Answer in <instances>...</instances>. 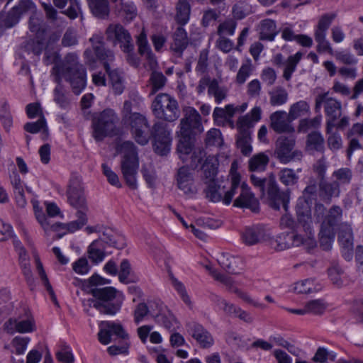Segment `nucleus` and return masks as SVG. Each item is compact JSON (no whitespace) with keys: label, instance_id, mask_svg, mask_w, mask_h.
Returning <instances> with one entry per match:
<instances>
[{"label":"nucleus","instance_id":"f257e3e1","mask_svg":"<svg viewBox=\"0 0 363 363\" xmlns=\"http://www.w3.org/2000/svg\"><path fill=\"white\" fill-rule=\"evenodd\" d=\"M25 15H30L29 30L35 38V41L33 40L32 43L28 44L27 49L31 50L38 55L44 48L45 30L42 24L41 16L36 12L35 6L30 0H21L8 13H0V35L3 30L15 26Z\"/></svg>","mask_w":363,"mask_h":363},{"label":"nucleus","instance_id":"f03ea898","mask_svg":"<svg viewBox=\"0 0 363 363\" xmlns=\"http://www.w3.org/2000/svg\"><path fill=\"white\" fill-rule=\"evenodd\" d=\"M145 127L139 128L132 133L135 141L145 145L152 138L154 151L159 155H167L170 152L172 140L168 125L162 121H157L150 128L147 122Z\"/></svg>","mask_w":363,"mask_h":363},{"label":"nucleus","instance_id":"7ed1b4c3","mask_svg":"<svg viewBox=\"0 0 363 363\" xmlns=\"http://www.w3.org/2000/svg\"><path fill=\"white\" fill-rule=\"evenodd\" d=\"M201 116L194 108L186 110L184 117L180 121V138L177 145L179 158L184 162L188 155L192 153L194 136L203 131Z\"/></svg>","mask_w":363,"mask_h":363},{"label":"nucleus","instance_id":"20e7f679","mask_svg":"<svg viewBox=\"0 0 363 363\" xmlns=\"http://www.w3.org/2000/svg\"><path fill=\"white\" fill-rule=\"evenodd\" d=\"M106 246L123 248L125 246L124 238L113 228L104 225L92 226V264H97L104 259Z\"/></svg>","mask_w":363,"mask_h":363},{"label":"nucleus","instance_id":"39448f33","mask_svg":"<svg viewBox=\"0 0 363 363\" xmlns=\"http://www.w3.org/2000/svg\"><path fill=\"white\" fill-rule=\"evenodd\" d=\"M233 201V206L248 208L253 212L259 209V202L250 187L245 182H240V175L233 174L231 176L230 186L225 192L223 203L229 205Z\"/></svg>","mask_w":363,"mask_h":363},{"label":"nucleus","instance_id":"423d86ee","mask_svg":"<svg viewBox=\"0 0 363 363\" xmlns=\"http://www.w3.org/2000/svg\"><path fill=\"white\" fill-rule=\"evenodd\" d=\"M250 181L254 186L258 189L262 195H264L267 189L269 205L275 210H279L282 206L287 210L289 201V192L281 191L274 174L268 177L262 178L255 174H252Z\"/></svg>","mask_w":363,"mask_h":363},{"label":"nucleus","instance_id":"0eeeda50","mask_svg":"<svg viewBox=\"0 0 363 363\" xmlns=\"http://www.w3.org/2000/svg\"><path fill=\"white\" fill-rule=\"evenodd\" d=\"M120 151L122 154L121 169L123 178L130 189H136V176L139 168L137 147L131 141H125L120 145Z\"/></svg>","mask_w":363,"mask_h":363},{"label":"nucleus","instance_id":"6e6552de","mask_svg":"<svg viewBox=\"0 0 363 363\" xmlns=\"http://www.w3.org/2000/svg\"><path fill=\"white\" fill-rule=\"evenodd\" d=\"M93 306L101 314L115 315L121 311L123 298L111 286L92 288Z\"/></svg>","mask_w":363,"mask_h":363},{"label":"nucleus","instance_id":"1a4fd4ad","mask_svg":"<svg viewBox=\"0 0 363 363\" xmlns=\"http://www.w3.org/2000/svg\"><path fill=\"white\" fill-rule=\"evenodd\" d=\"M93 50L97 60L108 74L114 93L121 94L125 88L123 73L118 69H111L110 67V63L115 59L113 52L106 48L101 40L97 41V44L93 46Z\"/></svg>","mask_w":363,"mask_h":363},{"label":"nucleus","instance_id":"9d476101","mask_svg":"<svg viewBox=\"0 0 363 363\" xmlns=\"http://www.w3.org/2000/svg\"><path fill=\"white\" fill-rule=\"evenodd\" d=\"M302 228H304L303 226ZM303 230L308 234L306 238H303L301 235L294 232L286 233L279 235L271 244L278 251L284 250L291 247L303 245L306 250L310 252L316 247V241L313 238L312 223H311V232L305 229Z\"/></svg>","mask_w":363,"mask_h":363},{"label":"nucleus","instance_id":"9b49d317","mask_svg":"<svg viewBox=\"0 0 363 363\" xmlns=\"http://www.w3.org/2000/svg\"><path fill=\"white\" fill-rule=\"evenodd\" d=\"M33 208L36 218L44 229L45 233H48L49 230L52 229L53 231L58 233L57 238H61L67 233H73L79 230L85 225L87 220L85 216L79 213L78 220L72 221L68 223H57L50 225L48 218L44 214L43 211L38 208L35 203L33 204Z\"/></svg>","mask_w":363,"mask_h":363},{"label":"nucleus","instance_id":"f8f14e48","mask_svg":"<svg viewBox=\"0 0 363 363\" xmlns=\"http://www.w3.org/2000/svg\"><path fill=\"white\" fill-rule=\"evenodd\" d=\"M154 116L168 122L176 121L180 115L177 100L169 94L161 93L157 95L152 104Z\"/></svg>","mask_w":363,"mask_h":363},{"label":"nucleus","instance_id":"ddd939ff","mask_svg":"<svg viewBox=\"0 0 363 363\" xmlns=\"http://www.w3.org/2000/svg\"><path fill=\"white\" fill-rule=\"evenodd\" d=\"M318 191L315 184L307 186L303 191V196L299 198L296 206L297 220L299 225L306 230L311 232V205L316 200Z\"/></svg>","mask_w":363,"mask_h":363},{"label":"nucleus","instance_id":"4468645a","mask_svg":"<svg viewBox=\"0 0 363 363\" xmlns=\"http://www.w3.org/2000/svg\"><path fill=\"white\" fill-rule=\"evenodd\" d=\"M9 239H13V246L18 255L20 264L24 275L27 279L30 278L32 273L29 257L26 250L23 247L21 242L15 235L12 225L9 223L0 218V241H6Z\"/></svg>","mask_w":363,"mask_h":363},{"label":"nucleus","instance_id":"2eb2a0df","mask_svg":"<svg viewBox=\"0 0 363 363\" xmlns=\"http://www.w3.org/2000/svg\"><path fill=\"white\" fill-rule=\"evenodd\" d=\"M296 138L294 135H281L275 143L274 154L282 164L299 161L303 157L301 150H295Z\"/></svg>","mask_w":363,"mask_h":363},{"label":"nucleus","instance_id":"dca6fc26","mask_svg":"<svg viewBox=\"0 0 363 363\" xmlns=\"http://www.w3.org/2000/svg\"><path fill=\"white\" fill-rule=\"evenodd\" d=\"M4 329L9 333H30L36 330V324L30 311L23 307L17 317L10 318L4 323Z\"/></svg>","mask_w":363,"mask_h":363},{"label":"nucleus","instance_id":"f3484780","mask_svg":"<svg viewBox=\"0 0 363 363\" xmlns=\"http://www.w3.org/2000/svg\"><path fill=\"white\" fill-rule=\"evenodd\" d=\"M53 72L58 76L59 79L65 78L70 82L73 91L79 94L86 86V75L82 65L74 64L72 67L66 68V71L61 72V69L55 65Z\"/></svg>","mask_w":363,"mask_h":363},{"label":"nucleus","instance_id":"a211bd4d","mask_svg":"<svg viewBox=\"0 0 363 363\" xmlns=\"http://www.w3.org/2000/svg\"><path fill=\"white\" fill-rule=\"evenodd\" d=\"M99 341L103 345H108L112 340V336L122 342H129L130 335L120 323L114 321H101L99 323Z\"/></svg>","mask_w":363,"mask_h":363},{"label":"nucleus","instance_id":"6ab92c4d","mask_svg":"<svg viewBox=\"0 0 363 363\" xmlns=\"http://www.w3.org/2000/svg\"><path fill=\"white\" fill-rule=\"evenodd\" d=\"M118 118L111 109H106L101 113L94 126V138L101 140L108 135L117 134L116 123Z\"/></svg>","mask_w":363,"mask_h":363},{"label":"nucleus","instance_id":"aec40b11","mask_svg":"<svg viewBox=\"0 0 363 363\" xmlns=\"http://www.w3.org/2000/svg\"><path fill=\"white\" fill-rule=\"evenodd\" d=\"M66 196L67 202L72 206L79 208L85 204L84 186L79 175H72L68 182Z\"/></svg>","mask_w":363,"mask_h":363},{"label":"nucleus","instance_id":"412c9836","mask_svg":"<svg viewBox=\"0 0 363 363\" xmlns=\"http://www.w3.org/2000/svg\"><path fill=\"white\" fill-rule=\"evenodd\" d=\"M107 40L114 45H119L121 50L134 44L129 31L120 23H111L106 30Z\"/></svg>","mask_w":363,"mask_h":363},{"label":"nucleus","instance_id":"4be33fe9","mask_svg":"<svg viewBox=\"0 0 363 363\" xmlns=\"http://www.w3.org/2000/svg\"><path fill=\"white\" fill-rule=\"evenodd\" d=\"M176 181L177 187L186 196H193L196 194L194 172L188 166H182L178 169Z\"/></svg>","mask_w":363,"mask_h":363},{"label":"nucleus","instance_id":"5701e85b","mask_svg":"<svg viewBox=\"0 0 363 363\" xmlns=\"http://www.w3.org/2000/svg\"><path fill=\"white\" fill-rule=\"evenodd\" d=\"M325 114L328 117L326 122V132L330 133L335 126V121L342 116V103L340 101L330 97L327 92L325 104Z\"/></svg>","mask_w":363,"mask_h":363},{"label":"nucleus","instance_id":"b1692460","mask_svg":"<svg viewBox=\"0 0 363 363\" xmlns=\"http://www.w3.org/2000/svg\"><path fill=\"white\" fill-rule=\"evenodd\" d=\"M264 228L261 225L246 227L242 233V239L247 245L258 244L267 238Z\"/></svg>","mask_w":363,"mask_h":363},{"label":"nucleus","instance_id":"393cba45","mask_svg":"<svg viewBox=\"0 0 363 363\" xmlns=\"http://www.w3.org/2000/svg\"><path fill=\"white\" fill-rule=\"evenodd\" d=\"M188 331L193 338L203 348L213 345V338L210 333L201 325L196 323L188 325Z\"/></svg>","mask_w":363,"mask_h":363},{"label":"nucleus","instance_id":"a878e982","mask_svg":"<svg viewBox=\"0 0 363 363\" xmlns=\"http://www.w3.org/2000/svg\"><path fill=\"white\" fill-rule=\"evenodd\" d=\"M136 44L138 47V52L144 56L151 67L157 65V59L149 45L147 34L143 28L140 33L136 37Z\"/></svg>","mask_w":363,"mask_h":363},{"label":"nucleus","instance_id":"bb28decb","mask_svg":"<svg viewBox=\"0 0 363 363\" xmlns=\"http://www.w3.org/2000/svg\"><path fill=\"white\" fill-rule=\"evenodd\" d=\"M270 126L277 133L293 132L294 128L289 124L288 113L284 111H277L270 116Z\"/></svg>","mask_w":363,"mask_h":363},{"label":"nucleus","instance_id":"cd10ccee","mask_svg":"<svg viewBox=\"0 0 363 363\" xmlns=\"http://www.w3.org/2000/svg\"><path fill=\"white\" fill-rule=\"evenodd\" d=\"M340 188L333 182L326 179L318 182V196L325 203H330L333 198L339 197Z\"/></svg>","mask_w":363,"mask_h":363},{"label":"nucleus","instance_id":"c85d7f7f","mask_svg":"<svg viewBox=\"0 0 363 363\" xmlns=\"http://www.w3.org/2000/svg\"><path fill=\"white\" fill-rule=\"evenodd\" d=\"M189 44L187 33L182 26H179L173 35V42L170 49L177 57H182Z\"/></svg>","mask_w":363,"mask_h":363},{"label":"nucleus","instance_id":"c756f323","mask_svg":"<svg viewBox=\"0 0 363 363\" xmlns=\"http://www.w3.org/2000/svg\"><path fill=\"white\" fill-rule=\"evenodd\" d=\"M9 178L13 189L16 202L18 206L23 208L27 203L25 197V184L16 170L10 174Z\"/></svg>","mask_w":363,"mask_h":363},{"label":"nucleus","instance_id":"7c9ffc66","mask_svg":"<svg viewBox=\"0 0 363 363\" xmlns=\"http://www.w3.org/2000/svg\"><path fill=\"white\" fill-rule=\"evenodd\" d=\"M206 188L204 190L206 197L212 202H220L223 203L225 199V192L228 190L225 189V186L221 187L220 185L215 180L206 181Z\"/></svg>","mask_w":363,"mask_h":363},{"label":"nucleus","instance_id":"2f4dec72","mask_svg":"<svg viewBox=\"0 0 363 363\" xmlns=\"http://www.w3.org/2000/svg\"><path fill=\"white\" fill-rule=\"evenodd\" d=\"M32 255H33V259L35 262V267H36L38 274L44 286L45 287L46 290L50 295V298H51L52 301L56 304L57 303L56 296L54 294L52 286L49 282V279H48L47 274L45 273V271L43 268V265L40 261L39 254L35 249H33L32 250Z\"/></svg>","mask_w":363,"mask_h":363},{"label":"nucleus","instance_id":"473e14b6","mask_svg":"<svg viewBox=\"0 0 363 363\" xmlns=\"http://www.w3.org/2000/svg\"><path fill=\"white\" fill-rule=\"evenodd\" d=\"M278 34L276 22L272 19H264L259 25V39L262 40L273 41Z\"/></svg>","mask_w":363,"mask_h":363},{"label":"nucleus","instance_id":"72a5a7b5","mask_svg":"<svg viewBox=\"0 0 363 363\" xmlns=\"http://www.w3.org/2000/svg\"><path fill=\"white\" fill-rule=\"evenodd\" d=\"M219 162L216 156L208 155L202 165L203 177L206 181L215 180L218 173Z\"/></svg>","mask_w":363,"mask_h":363},{"label":"nucleus","instance_id":"f704fd0d","mask_svg":"<svg viewBox=\"0 0 363 363\" xmlns=\"http://www.w3.org/2000/svg\"><path fill=\"white\" fill-rule=\"evenodd\" d=\"M306 150L314 152H323L325 150V140L318 131H313L307 135Z\"/></svg>","mask_w":363,"mask_h":363},{"label":"nucleus","instance_id":"c9c22d12","mask_svg":"<svg viewBox=\"0 0 363 363\" xmlns=\"http://www.w3.org/2000/svg\"><path fill=\"white\" fill-rule=\"evenodd\" d=\"M115 9L118 14L123 17L127 22H130L137 16V9L131 1H120L115 4Z\"/></svg>","mask_w":363,"mask_h":363},{"label":"nucleus","instance_id":"e433bc0d","mask_svg":"<svg viewBox=\"0 0 363 363\" xmlns=\"http://www.w3.org/2000/svg\"><path fill=\"white\" fill-rule=\"evenodd\" d=\"M269 162V156L264 152L254 155L248 161V168L252 172L265 171Z\"/></svg>","mask_w":363,"mask_h":363},{"label":"nucleus","instance_id":"4c0bfd02","mask_svg":"<svg viewBox=\"0 0 363 363\" xmlns=\"http://www.w3.org/2000/svg\"><path fill=\"white\" fill-rule=\"evenodd\" d=\"M269 104L272 106H282L286 103L289 94L285 88L278 86L269 91Z\"/></svg>","mask_w":363,"mask_h":363},{"label":"nucleus","instance_id":"58836bf2","mask_svg":"<svg viewBox=\"0 0 363 363\" xmlns=\"http://www.w3.org/2000/svg\"><path fill=\"white\" fill-rule=\"evenodd\" d=\"M92 15L99 19H108L110 15L108 0H92Z\"/></svg>","mask_w":363,"mask_h":363},{"label":"nucleus","instance_id":"ea45409f","mask_svg":"<svg viewBox=\"0 0 363 363\" xmlns=\"http://www.w3.org/2000/svg\"><path fill=\"white\" fill-rule=\"evenodd\" d=\"M332 177L334 179L333 182L340 188V186H347L351 183L353 173L352 169L348 167H341L335 170Z\"/></svg>","mask_w":363,"mask_h":363},{"label":"nucleus","instance_id":"a19ab883","mask_svg":"<svg viewBox=\"0 0 363 363\" xmlns=\"http://www.w3.org/2000/svg\"><path fill=\"white\" fill-rule=\"evenodd\" d=\"M338 241L345 250H352L353 237L350 226L344 225L340 227L338 235Z\"/></svg>","mask_w":363,"mask_h":363},{"label":"nucleus","instance_id":"79ce46f5","mask_svg":"<svg viewBox=\"0 0 363 363\" xmlns=\"http://www.w3.org/2000/svg\"><path fill=\"white\" fill-rule=\"evenodd\" d=\"M322 286L315 283V279H306L303 281L297 282L294 286V291L297 294H308L320 291Z\"/></svg>","mask_w":363,"mask_h":363},{"label":"nucleus","instance_id":"37998d69","mask_svg":"<svg viewBox=\"0 0 363 363\" xmlns=\"http://www.w3.org/2000/svg\"><path fill=\"white\" fill-rule=\"evenodd\" d=\"M335 238L333 228L321 225L319 233L320 246L323 250H330Z\"/></svg>","mask_w":363,"mask_h":363},{"label":"nucleus","instance_id":"c03bdc74","mask_svg":"<svg viewBox=\"0 0 363 363\" xmlns=\"http://www.w3.org/2000/svg\"><path fill=\"white\" fill-rule=\"evenodd\" d=\"M251 0H238L233 7V14L235 18L241 20L252 12Z\"/></svg>","mask_w":363,"mask_h":363},{"label":"nucleus","instance_id":"a18cd8bd","mask_svg":"<svg viewBox=\"0 0 363 363\" xmlns=\"http://www.w3.org/2000/svg\"><path fill=\"white\" fill-rule=\"evenodd\" d=\"M228 89L224 86H220L219 82L216 79H213V84L209 89H208V94L213 96L215 102L218 104H220L227 97Z\"/></svg>","mask_w":363,"mask_h":363},{"label":"nucleus","instance_id":"49530a36","mask_svg":"<svg viewBox=\"0 0 363 363\" xmlns=\"http://www.w3.org/2000/svg\"><path fill=\"white\" fill-rule=\"evenodd\" d=\"M310 112L309 104L303 100L297 101L293 104L289 109L288 117L289 121H294L298 117L308 113Z\"/></svg>","mask_w":363,"mask_h":363},{"label":"nucleus","instance_id":"de8ad7c7","mask_svg":"<svg viewBox=\"0 0 363 363\" xmlns=\"http://www.w3.org/2000/svg\"><path fill=\"white\" fill-rule=\"evenodd\" d=\"M303 53L297 52L294 55H290L286 62V67L284 70L283 77L286 80L289 81L291 79L293 73L296 69V66L302 58Z\"/></svg>","mask_w":363,"mask_h":363},{"label":"nucleus","instance_id":"09e8293b","mask_svg":"<svg viewBox=\"0 0 363 363\" xmlns=\"http://www.w3.org/2000/svg\"><path fill=\"white\" fill-rule=\"evenodd\" d=\"M190 15V5L186 0H179L177 5L176 20L182 26L186 24Z\"/></svg>","mask_w":363,"mask_h":363},{"label":"nucleus","instance_id":"8fccbe9b","mask_svg":"<svg viewBox=\"0 0 363 363\" xmlns=\"http://www.w3.org/2000/svg\"><path fill=\"white\" fill-rule=\"evenodd\" d=\"M251 140V133H238L236 143L243 155L247 156L252 152Z\"/></svg>","mask_w":363,"mask_h":363},{"label":"nucleus","instance_id":"3c124183","mask_svg":"<svg viewBox=\"0 0 363 363\" xmlns=\"http://www.w3.org/2000/svg\"><path fill=\"white\" fill-rule=\"evenodd\" d=\"M124 123L130 127L131 133L134 132L136 129L145 127V124L147 123L146 118L142 114L133 112L130 116H126V119Z\"/></svg>","mask_w":363,"mask_h":363},{"label":"nucleus","instance_id":"603ef678","mask_svg":"<svg viewBox=\"0 0 363 363\" xmlns=\"http://www.w3.org/2000/svg\"><path fill=\"white\" fill-rule=\"evenodd\" d=\"M30 342V338L29 337L16 336L11 342L13 348L11 351L16 354H23L26 351Z\"/></svg>","mask_w":363,"mask_h":363},{"label":"nucleus","instance_id":"864d4df0","mask_svg":"<svg viewBox=\"0 0 363 363\" xmlns=\"http://www.w3.org/2000/svg\"><path fill=\"white\" fill-rule=\"evenodd\" d=\"M169 279L174 289L177 291L182 300L189 306H191V302L187 294L186 287L180 281H179L172 273H169Z\"/></svg>","mask_w":363,"mask_h":363},{"label":"nucleus","instance_id":"5fc2aeb1","mask_svg":"<svg viewBox=\"0 0 363 363\" xmlns=\"http://www.w3.org/2000/svg\"><path fill=\"white\" fill-rule=\"evenodd\" d=\"M235 113V108L232 104L226 105L224 108L220 107H216L213 117L216 121H223L228 118H231Z\"/></svg>","mask_w":363,"mask_h":363},{"label":"nucleus","instance_id":"6e6d98bb","mask_svg":"<svg viewBox=\"0 0 363 363\" xmlns=\"http://www.w3.org/2000/svg\"><path fill=\"white\" fill-rule=\"evenodd\" d=\"M279 181L285 186H292L297 183L298 176L294 169L284 168L279 172Z\"/></svg>","mask_w":363,"mask_h":363},{"label":"nucleus","instance_id":"4d7b16f0","mask_svg":"<svg viewBox=\"0 0 363 363\" xmlns=\"http://www.w3.org/2000/svg\"><path fill=\"white\" fill-rule=\"evenodd\" d=\"M336 16V13H325L323 15L318 21L314 33L327 34L328 29Z\"/></svg>","mask_w":363,"mask_h":363},{"label":"nucleus","instance_id":"13d9d810","mask_svg":"<svg viewBox=\"0 0 363 363\" xmlns=\"http://www.w3.org/2000/svg\"><path fill=\"white\" fill-rule=\"evenodd\" d=\"M327 34L314 33L315 40L317 43L316 50L318 52H328L333 55L334 50L330 43L326 39Z\"/></svg>","mask_w":363,"mask_h":363},{"label":"nucleus","instance_id":"bf43d9fd","mask_svg":"<svg viewBox=\"0 0 363 363\" xmlns=\"http://www.w3.org/2000/svg\"><path fill=\"white\" fill-rule=\"evenodd\" d=\"M24 128L30 133H42L44 137L48 135V127L45 120L43 117H40L37 122L28 123L25 125Z\"/></svg>","mask_w":363,"mask_h":363},{"label":"nucleus","instance_id":"052dcab7","mask_svg":"<svg viewBox=\"0 0 363 363\" xmlns=\"http://www.w3.org/2000/svg\"><path fill=\"white\" fill-rule=\"evenodd\" d=\"M333 55L336 60L347 65H355L358 62L355 56L347 50L335 51Z\"/></svg>","mask_w":363,"mask_h":363},{"label":"nucleus","instance_id":"680f3d73","mask_svg":"<svg viewBox=\"0 0 363 363\" xmlns=\"http://www.w3.org/2000/svg\"><path fill=\"white\" fill-rule=\"evenodd\" d=\"M206 143L208 146L220 147L223 143L220 130L216 128L208 130L206 138Z\"/></svg>","mask_w":363,"mask_h":363},{"label":"nucleus","instance_id":"e2e57ef3","mask_svg":"<svg viewBox=\"0 0 363 363\" xmlns=\"http://www.w3.org/2000/svg\"><path fill=\"white\" fill-rule=\"evenodd\" d=\"M342 275L343 271L338 264H335L328 269V277L330 281L338 288L343 285Z\"/></svg>","mask_w":363,"mask_h":363},{"label":"nucleus","instance_id":"0e129e2a","mask_svg":"<svg viewBox=\"0 0 363 363\" xmlns=\"http://www.w3.org/2000/svg\"><path fill=\"white\" fill-rule=\"evenodd\" d=\"M241 263V259L238 257H231L228 258L225 262H222L223 267L230 274H240L242 268L238 267Z\"/></svg>","mask_w":363,"mask_h":363},{"label":"nucleus","instance_id":"69168bd1","mask_svg":"<svg viewBox=\"0 0 363 363\" xmlns=\"http://www.w3.org/2000/svg\"><path fill=\"white\" fill-rule=\"evenodd\" d=\"M255 123H254L249 116L245 115L240 117L237 123L238 133H252L251 128H253Z\"/></svg>","mask_w":363,"mask_h":363},{"label":"nucleus","instance_id":"338daca9","mask_svg":"<svg viewBox=\"0 0 363 363\" xmlns=\"http://www.w3.org/2000/svg\"><path fill=\"white\" fill-rule=\"evenodd\" d=\"M150 80L152 86V91L155 92L165 85L167 78L162 72H152Z\"/></svg>","mask_w":363,"mask_h":363},{"label":"nucleus","instance_id":"774afa93","mask_svg":"<svg viewBox=\"0 0 363 363\" xmlns=\"http://www.w3.org/2000/svg\"><path fill=\"white\" fill-rule=\"evenodd\" d=\"M321 115H318L312 119H302L300 121L299 128L303 132H306L310 128H318L321 124Z\"/></svg>","mask_w":363,"mask_h":363}]
</instances>
